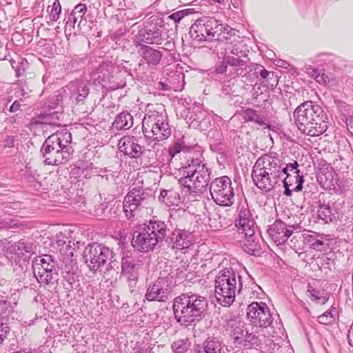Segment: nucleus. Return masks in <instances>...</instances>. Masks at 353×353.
<instances>
[{
	"instance_id": "obj_47",
	"label": "nucleus",
	"mask_w": 353,
	"mask_h": 353,
	"mask_svg": "<svg viewBox=\"0 0 353 353\" xmlns=\"http://www.w3.org/2000/svg\"><path fill=\"white\" fill-rule=\"evenodd\" d=\"M108 203H101V204L94 207V215L101 219H107L108 214L107 212Z\"/></svg>"
},
{
	"instance_id": "obj_18",
	"label": "nucleus",
	"mask_w": 353,
	"mask_h": 353,
	"mask_svg": "<svg viewBox=\"0 0 353 353\" xmlns=\"http://www.w3.org/2000/svg\"><path fill=\"white\" fill-rule=\"evenodd\" d=\"M299 163L297 161H294L286 164L285 167L282 166L283 176L286 175L283 182L288 183L292 185H296L293 190L295 192L301 191L303 189V183L304 182L303 172L299 170Z\"/></svg>"
},
{
	"instance_id": "obj_45",
	"label": "nucleus",
	"mask_w": 353,
	"mask_h": 353,
	"mask_svg": "<svg viewBox=\"0 0 353 353\" xmlns=\"http://www.w3.org/2000/svg\"><path fill=\"white\" fill-rule=\"evenodd\" d=\"M19 225L16 220L4 218L0 219V230L19 228Z\"/></svg>"
},
{
	"instance_id": "obj_9",
	"label": "nucleus",
	"mask_w": 353,
	"mask_h": 353,
	"mask_svg": "<svg viewBox=\"0 0 353 353\" xmlns=\"http://www.w3.org/2000/svg\"><path fill=\"white\" fill-rule=\"evenodd\" d=\"M201 163L200 159H192V165H188L182 171L183 176L179 180V183L188 192L201 193L210 181V169L205 163Z\"/></svg>"
},
{
	"instance_id": "obj_27",
	"label": "nucleus",
	"mask_w": 353,
	"mask_h": 353,
	"mask_svg": "<svg viewBox=\"0 0 353 353\" xmlns=\"http://www.w3.org/2000/svg\"><path fill=\"white\" fill-rule=\"evenodd\" d=\"M226 330L230 332V335L238 343L247 333L245 323L240 317L231 316L227 319Z\"/></svg>"
},
{
	"instance_id": "obj_44",
	"label": "nucleus",
	"mask_w": 353,
	"mask_h": 353,
	"mask_svg": "<svg viewBox=\"0 0 353 353\" xmlns=\"http://www.w3.org/2000/svg\"><path fill=\"white\" fill-rule=\"evenodd\" d=\"M89 94V88L86 83L81 82L77 88L76 99L77 102L83 101Z\"/></svg>"
},
{
	"instance_id": "obj_55",
	"label": "nucleus",
	"mask_w": 353,
	"mask_h": 353,
	"mask_svg": "<svg viewBox=\"0 0 353 353\" xmlns=\"http://www.w3.org/2000/svg\"><path fill=\"white\" fill-rule=\"evenodd\" d=\"M233 70L234 72L231 71L229 74L230 78H235L245 74L246 72V65L234 67L233 68Z\"/></svg>"
},
{
	"instance_id": "obj_38",
	"label": "nucleus",
	"mask_w": 353,
	"mask_h": 353,
	"mask_svg": "<svg viewBox=\"0 0 353 353\" xmlns=\"http://www.w3.org/2000/svg\"><path fill=\"white\" fill-rule=\"evenodd\" d=\"M241 116L245 122H254L261 126L267 125L265 117L259 114L256 110L248 108L242 112Z\"/></svg>"
},
{
	"instance_id": "obj_16",
	"label": "nucleus",
	"mask_w": 353,
	"mask_h": 353,
	"mask_svg": "<svg viewBox=\"0 0 353 353\" xmlns=\"http://www.w3.org/2000/svg\"><path fill=\"white\" fill-rule=\"evenodd\" d=\"M235 226L238 231L243 234L245 236H251L255 234L256 223L248 205H242L239 207Z\"/></svg>"
},
{
	"instance_id": "obj_14",
	"label": "nucleus",
	"mask_w": 353,
	"mask_h": 353,
	"mask_svg": "<svg viewBox=\"0 0 353 353\" xmlns=\"http://www.w3.org/2000/svg\"><path fill=\"white\" fill-rule=\"evenodd\" d=\"M143 271V264L129 256L128 252L124 254L121 259V276L128 283L130 292H133L137 286L139 275Z\"/></svg>"
},
{
	"instance_id": "obj_29",
	"label": "nucleus",
	"mask_w": 353,
	"mask_h": 353,
	"mask_svg": "<svg viewBox=\"0 0 353 353\" xmlns=\"http://www.w3.org/2000/svg\"><path fill=\"white\" fill-rule=\"evenodd\" d=\"M302 236L304 243L308 245L310 248L314 250L325 252L328 246V244L325 243V240H327L325 235L313 232L312 234H305Z\"/></svg>"
},
{
	"instance_id": "obj_50",
	"label": "nucleus",
	"mask_w": 353,
	"mask_h": 353,
	"mask_svg": "<svg viewBox=\"0 0 353 353\" xmlns=\"http://www.w3.org/2000/svg\"><path fill=\"white\" fill-rule=\"evenodd\" d=\"M257 337L255 334L252 332H249L247 329V333L243 336L241 340L238 342L239 344H243V345H247L248 343L254 344L256 343V340Z\"/></svg>"
},
{
	"instance_id": "obj_3",
	"label": "nucleus",
	"mask_w": 353,
	"mask_h": 353,
	"mask_svg": "<svg viewBox=\"0 0 353 353\" xmlns=\"http://www.w3.org/2000/svg\"><path fill=\"white\" fill-rule=\"evenodd\" d=\"M71 143L72 134L65 129L49 136L41 148L44 163L52 165L66 163L74 151Z\"/></svg>"
},
{
	"instance_id": "obj_33",
	"label": "nucleus",
	"mask_w": 353,
	"mask_h": 353,
	"mask_svg": "<svg viewBox=\"0 0 353 353\" xmlns=\"http://www.w3.org/2000/svg\"><path fill=\"white\" fill-rule=\"evenodd\" d=\"M216 48L217 51L220 50V54L227 53L239 57L247 56L246 52L244 50L245 46L241 41L236 42L235 43H226L224 46L221 44Z\"/></svg>"
},
{
	"instance_id": "obj_19",
	"label": "nucleus",
	"mask_w": 353,
	"mask_h": 353,
	"mask_svg": "<svg viewBox=\"0 0 353 353\" xmlns=\"http://www.w3.org/2000/svg\"><path fill=\"white\" fill-rule=\"evenodd\" d=\"M120 152L132 159H138L141 157L144 147L138 143V140L134 136H123L118 143Z\"/></svg>"
},
{
	"instance_id": "obj_43",
	"label": "nucleus",
	"mask_w": 353,
	"mask_h": 353,
	"mask_svg": "<svg viewBox=\"0 0 353 353\" xmlns=\"http://www.w3.org/2000/svg\"><path fill=\"white\" fill-rule=\"evenodd\" d=\"M221 55H223V57L224 58V60H225L227 64L232 68L246 65V61L241 59V57H232L227 53H223Z\"/></svg>"
},
{
	"instance_id": "obj_31",
	"label": "nucleus",
	"mask_w": 353,
	"mask_h": 353,
	"mask_svg": "<svg viewBox=\"0 0 353 353\" xmlns=\"http://www.w3.org/2000/svg\"><path fill=\"white\" fill-rule=\"evenodd\" d=\"M319 219L325 223H332L339 219L341 213L335 207H331L327 204H320L318 209Z\"/></svg>"
},
{
	"instance_id": "obj_11",
	"label": "nucleus",
	"mask_w": 353,
	"mask_h": 353,
	"mask_svg": "<svg viewBox=\"0 0 353 353\" xmlns=\"http://www.w3.org/2000/svg\"><path fill=\"white\" fill-rule=\"evenodd\" d=\"M114 252L105 245L92 243L88 244L83 252V259L89 269L92 272L101 270L108 262L110 263Z\"/></svg>"
},
{
	"instance_id": "obj_30",
	"label": "nucleus",
	"mask_w": 353,
	"mask_h": 353,
	"mask_svg": "<svg viewBox=\"0 0 353 353\" xmlns=\"http://www.w3.org/2000/svg\"><path fill=\"white\" fill-rule=\"evenodd\" d=\"M144 226L147 229L148 232L152 235V237H154L158 243L163 241L167 233V226L164 222L150 221L148 224H145Z\"/></svg>"
},
{
	"instance_id": "obj_5",
	"label": "nucleus",
	"mask_w": 353,
	"mask_h": 353,
	"mask_svg": "<svg viewBox=\"0 0 353 353\" xmlns=\"http://www.w3.org/2000/svg\"><path fill=\"white\" fill-rule=\"evenodd\" d=\"M208 307L205 297L196 294H182L173 302V312L177 322L188 327L199 321Z\"/></svg>"
},
{
	"instance_id": "obj_7",
	"label": "nucleus",
	"mask_w": 353,
	"mask_h": 353,
	"mask_svg": "<svg viewBox=\"0 0 353 353\" xmlns=\"http://www.w3.org/2000/svg\"><path fill=\"white\" fill-rule=\"evenodd\" d=\"M153 200L152 195L142 186L132 187L125 196L123 209L128 221H134L151 212L149 204Z\"/></svg>"
},
{
	"instance_id": "obj_57",
	"label": "nucleus",
	"mask_w": 353,
	"mask_h": 353,
	"mask_svg": "<svg viewBox=\"0 0 353 353\" xmlns=\"http://www.w3.org/2000/svg\"><path fill=\"white\" fill-rule=\"evenodd\" d=\"M14 137L8 136L3 141V146L6 148H12L14 145Z\"/></svg>"
},
{
	"instance_id": "obj_37",
	"label": "nucleus",
	"mask_w": 353,
	"mask_h": 353,
	"mask_svg": "<svg viewBox=\"0 0 353 353\" xmlns=\"http://www.w3.org/2000/svg\"><path fill=\"white\" fill-rule=\"evenodd\" d=\"M83 21H91L88 14L87 7L85 4L79 3L72 10L68 22H83Z\"/></svg>"
},
{
	"instance_id": "obj_1",
	"label": "nucleus",
	"mask_w": 353,
	"mask_h": 353,
	"mask_svg": "<svg viewBox=\"0 0 353 353\" xmlns=\"http://www.w3.org/2000/svg\"><path fill=\"white\" fill-rule=\"evenodd\" d=\"M283 162L276 153L265 154L255 162L252 178L254 185L260 190L270 192L280 185L283 177Z\"/></svg>"
},
{
	"instance_id": "obj_62",
	"label": "nucleus",
	"mask_w": 353,
	"mask_h": 353,
	"mask_svg": "<svg viewBox=\"0 0 353 353\" xmlns=\"http://www.w3.org/2000/svg\"><path fill=\"white\" fill-rule=\"evenodd\" d=\"M283 185H284V188H285V192H284V194L287 196H291L292 194V190H291L290 188V187H292L293 185H291V184H289L288 183H285V182H283Z\"/></svg>"
},
{
	"instance_id": "obj_42",
	"label": "nucleus",
	"mask_w": 353,
	"mask_h": 353,
	"mask_svg": "<svg viewBox=\"0 0 353 353\" xmlns=\"http://www.w3.org/2000/svg\"><path fill=\"white\" fill-rule=\"evenodd\" d=\"M190 346L188 339H179L172 343L171 347L174 353H185Z\"/></svg>"
},
{
	"instance_id": "obj_2",
	"label": "nucleus",
	"mask_w": 353,
	"mask_h": 353,
	"mask_svg": "<svg viewBox=\"0 0 353 353\" xmlns=\"http://www.w3.org/2000/svg\"><path fill=\"white\" fill-rule=\"evenodd\" d=\"M294 118L298 128L310 137L319 136L327 129L321 107L310 101L301 103L296 108Z\"/></svg>"
},
{
	"instance_id": "obj_24",
	"label": "nucleus",
	"mask_w": 353,
	"mask_h": 353,
	"mask_svg": "<svg viewBox=\"0 0 353 353\" xmlns=\"http://www.w3.org/2000/svg\"><path fill=\"white\" fill-rule=\"evenodd\" d=\"M135 45L137 47H139L137 51L138 54L149 65L154 66L160 63L163 57L161 51L143 44L139 41H136Z\"/></svg>"
},
{
	"instance_id": "obj_32",
	"label": "nucleus",
	"mask_w": 353,
	"mask_h": 353,
	"mask_svg": "<svg viewBox=\"0 0 353 353\" xmlns=\"http://www.w3.org/2000/svg\"><path fill=\"white\" fill-rule=\"evenodd\" d=\"M222 344L215 339H208L194 346V353H221Z\"/></svg>"
},
{
	"instance_id": "obj_52",
	"label": "nucleus",
	"mask_w": 353,
	"mask_h": 353,
	"mask_svg": "<svg viewBox=\"0 0 353 353\" xmlns=\"http://www.w3.org/2000/svg\"><path fill=\"white\" fill-rule=\"evenodd\" d=\"M331 55L330 54L327 53H321L318 54L315 58L314 60L312 62L314 64H317L319 65H322L323 64H326L329 63L330 60Z\"/></svg>"
},
{
	"instance_id": "obj_10",
	"label": "nucleus",
	"mask_w": 353,
	"mask_h": 353,
	"mask_svg": "<svg viewBox=\"0 0 353 353\" xmlns=\"http://www.w3.org/2000/svg\"><path fill=\"white\" fill-rule=\"evenodd\" d=\"M92 79L110 90L124 87L125 82L119 72V68L112 62H103L92 72Z\"/></svg>"
},
{
	"instance_id": "obj_28",
	"label": "nucleus",
	"mask_w": 353,
	"mask_h": 353,
	"mask_svg": "<svg viewBox=\"0 0 353 353\" xmlns=\"http://www.w3.org/2000/svg\"><path fill=\"white\" fill-rule=\"evenodd\" d=\"M56 241L60 252L67 256H72L76 247L78 248L80 245L79 241L75 243L63 232H60L56 235Z\"/></svg>"
},
{
	"instance_id": "obj_49",
	"label": "nucleus",
	"mask_w": 353,
	"mask_h": 353,
	"mask_svg": "<svg viewBox=\"0 0 353 353\" xmlns=\"http://www.w3.org/2000/svg\"><path fill=\"white\" fill-rule=\"evenodd\" d=\"M225 28H224V30H225L223 31L221 37H219V41H228L231 39V37L232 36H234L236 34V30L231 28L228 23L225 24Z\"/></svg>"
},
{
	"instance_id": "obj_61",
	"label": "nucleus",
	"mask_w": 353,
	"mask_h": 353,
	"mask_svg": "<svg viewBox=\"0 0 353 353\" xmlns=\"http://www.w3.org/2000/svg\"><path fill=\"white\" fill-rule=\"evenodd\" d=\"M277 65L285 69H292V65L288 63L287 61L283 60H279L277 63Z\"/></svg>"
},
{
	"instance_id": "obj_64",
	"label": "nucleus",
	"mask_w": 353,
	"mask_h": 353,
	"mask_svg": "<svg viewBox=\"0 0 353 353\" xmlns=\"http://www.w3.org/2000/svg\"><path fill=\"white\" fill-rule=\"evenodd\" d=\"M348 340L350 345L351 346H353V322L350 327V329L349 330Z\"/></svg>"
},
{
	"instance_id": "obj_39",
	"label": "nucleus",
	"mask_w": 353,
	"mask_h": 353,
	"mask_svg": "<svg viewBox=\"0 0 353 353\" xmlns=\"http://www.w3.org/2000/svg\"><path fill=\"white\" fill-rule=\"evenodd\" d=\"M243 250L251 255H257L261 250V244L255 237V234L251 236H245L243 245Z\"/></svg>"
},
{
	"instance_id": "obj_48",
	"label": "nucleus",
	"mask_w": 353,
	"mask_h": 353,
	"mask_svg": "<svg viewBox=\"0 0 353 353\" xmlns=\"http://www.w3.org/2000/svg\"><path fill=\"white\" fill-rule=\"evenodd\" d=\"M226 23H214V27L210 26V36H212L216 37V39L219 41V37H221V35L223 33V31H225L224 30L225 26Z\"/></svg>"
},
{
	"instance_id": "obj_12",
	"label": "nucleus",
	"mask_w": 353,
	"mask_h": 353,
	"mask_svg": "<svg viewBox=\"0 0 353 353\" xmlns=\"http://www.w3.org/2000/svg\"><path fill=\"white\" fill-rule=\"evenodd\" d=\"M210 192L213 201L221 206L229 207L234 203V190L227 176L214 179L210 184Z\"/></svg>"
},
{
	"instance_id": "obj_21",
	"label": "nucleus",
	"mask_w": 353,
	"mask_h": 353,
	"mask_svg": "<svg viewBox=\"0 0 353 353\" xmlns=\"http://www.w3.org/2000/svg\"><path fill=\"white\" fill-rule=\"evenodd\" d=\"M195 14H197V13L194 12V9L188 8L179 10L171 14L161 13L153 14L150 17L148 22H164L168 20H173L174 22H179L185 17H188L189 15L192 16L188 19L191 22H200V18L194 17Z\"/></svg>"
},
{
	"instance_id": "obj_40",
	"label": "nucleus",
	"mask_w": 353,
	"mask_h": 353,
	"mask_svg": "<svg viewBox=\"0 0 353 353\" xmlns=\"http://www.w3.org/2000/svg\"><path fill=\"white\" fill-rule=\"evenodd\" d=\"M306 72L312 76L315 81L320 84L325 85H332V79L327 76V74L321 73V72L316 68L312 67L306 68Z\"/></svg>"
},
{
	"instance_id": "obj_6",
	"label": "nucleus",
	"mask_w": 353,
	"mask_h": 353,
	"mask_svg": "<svg viewBox=\"0 0 353 353\" xmlns=\"http://www.w3.org/2000/svg\"><path fill=\"white\" fill-rule=\"evenodd\" d=\"M214 294L217 302L223 306H230L235 299L236 292L251 288L244 284L240 272L232 268L220 270L215 278Z\"/></svg>"
},
{
	"instance_id": "obj_23",
	"label": "nucleus",
	"mask_w": 353,
	"mask_h": 353,
	"mask_svg": "<svg viewBox=\"0 0 353 353\" xmlns=\"http://www.w3.org/2000/svg\"><path fill=\"white\" fill-rule=\"evenodd\" d=\"M137 39L147 43H160L161 41V32L157 26V23H147L138 32Z\"/></svg>"
},
{
	"instance_id": "obj_20",
	"label": "nucleus",
	"mask_w": 353,
	"mask_h": 353,
	"mask_svg": "<svg viewBox=\"0 0 353 353\" xmlns=\"http://www.w3.org/2000/svg\"><path fill=\"white\" fill-rule=\"evenodd\" d=\"M157 244L158 243L154 237H152V235L148 232L144 225L140 229V231L134 232L132 245L139 251L148 252L152 250Z\"/></svg>"
},
{
	"instance_id": "obj_36",
	"label": "nucleus",
	"mask_w": 353,
	"mask_h": 353,
	"mask_svg": "<svg viewBox=\"0 0 353 353\" xmlns=\"http://www.w3.org/2000/svg\"><path fill=\"white\" fill-rule=\"evenodd\" d=\"M210 25L205 23H192L190 28L191 37L198 41H205L210 36Z\"/></svg>"
},
{
	"instance_id": "obj_13",
	"label": "nucleus",
	"mask_w": 353,
	"mask_h": 353,
	"mask_svg": "<svg viewBox=\"0 0 353 353\" xmlns=\"http://www.w3.org/2000/svg\"><path fill=\"white\" fill-rule=\"evenodd\" d=\"M33 273L42 285L53 283L58 275L57 263L50 255L36 257L32 262Z\"/></svg>"
},
{
	"instance_id": "obj_54",
	"label": "nucleus",
	"mask_w": 353,
	"mask_h": 353,
	"mask_svg": "<svg viewBox=\"0 0 353 353\" xmlns=\"http://www.w3.org/2000/svg\"><path fill=\"white\" fill-rule=\"evenodd\" d=\"M262 83H265L270 89H274L278 84L277 75L273 72V76H268L267 79L261 81Z\"/></svg>"
},
{
	"instance_id": "obj_41",
	"label": "nucleus",
	"mask_w": 353,
	"mask_h": 353,
	"mask_svg": "<svg viewBox=\"0 0 353 353\" xmlns=\"http://www.w3.org/2000/svg\"><path fill=\"white\" fill-rule=\"evenodd\" d=\"M308 296L311 300L325 304L329 300V295L323 290H316L311 285L307 286Z\"/></svg>"
},
{
	"instance_id": "obj_4",
	"label": "nucleus",
	"mask_w": 353,
	"mask_h": 353,
	"mask_svg": "<svg viewBox=\"0 0 353 353\" xmlns=\"http://www.w3.org/2000/svg\"><path fill=\"white\" fill-rule=\"evenodd\" d=\"M142 131L145 138L162 141L171 134V128L165 107L161 103H149L142 121Z\"/></svg>"
},
{
	"instance_id": "obj_34",
	"label": "nucleus",
	"mask_w": 353,
	"mask_h": 353,
	"mask_svg": "<svg viewBox=\"0 0 353 353\" xmlns=\"http://www.w3.org/2000/svg\"><path fill=\"white\" fill-rule=\"evenodd\" d=\"M133 117L127 111L119 113L112 123V127L117 130H128L132 127L134 123Z\"/></svg>"
},
{
	"instance_id": "obj_25",
	"label": "nucleus",
	"mask_w": 353,
	"mask_h": 353,
	"mask_svg": "<svg viewBox=\"0 0 353 353\" xmlns=\"http://www.w3.org/2000/svg\"><path fill=\"white\" fill-rule=\"evenodd\" d=\"M173 249L183 250L189 248L193 241V234L188 230L176 229L170 239Z\"/></svg>"
},
{
	"instance_id": "obj_15",
	"label": "nucleus",
	"mask_w": 353,
	"mask_h": 353,
	"mask_svg": "<svg viewBox=\"0 0 353 353\" xmlns=\"http://www.w3.org/2000/svg\"><path fill=\"white\" fill-rule=\"evenodd\" d=\"M172 287V277H159L151 283L145 294L148 301H165L170 295Z\"/></svg>"
},
{
	"instance_id": "obj_53",
	"label": "nucleus",
	"mask_w": 353,
	"mask_h": 353,
	"mask_svg": "<svg viewBox=\"0 0 353 353\" xmlns=\"http://www.w3.org/2000/svg\"><path fill=\"white\" fill-rule=\"evenodd\" d=\"M219 63L216 65L215 68V72L216 74H224L228 71V66L225 60H224V58L221 57V55L219 56Z\"/></svg>"
},
{
	"instance_id": "obj_63",
	"label": "nucleus",
	"mask_w": 353,
	"mask_h": 353,
	"mask_svg": "<svg viewBox=\"0 0 353 353\" xmlns=\"http://www.w3.org/2000/svg\"><path fill=\"white\" fill-rule=\"evenodd\" d=\"M21 104L19 101H15L10 106L9 111L10 112H15L19 110Z\"/></svg>"
},
{
	"instance_id": "obj_51",
	"label": "nucleus",
	"mask_w": 353,
	"mask_h": 353,
	"mask_svg": "<svg viewBox=\"0 0 353 353\" xmlns=\"http://www.w3.org/2000/svg\"><path fill=\"white\" fill-rule=\"evenodd\" d=\"M318 322L327 325L332 323L334 321V317L330 312H325L323 314L320 315L317 318Z\"/></svg>"
},
{
	"instance_id": "obj_8",
	"label": "nucleus",
	"mask_w": 353,
	"mask_h": 353,
	"mask_svg": "<svg viewBox=\"0 0 353 353\" xmlns=\"http://www.w3.org/2000/svg\"><path fill=\"white\" fill-rule=\"evenodd\" d=\"M247 316L248 319L255 325L263 327L267 330L268 337H277L282 333L283 325L279 314L273 315L265 303L253 302L248 307Z\"/></svg>"
},
{
	"instance_id": "obj_22",
	"label": "nucleus",
	"mask_w": 353,
	"mask_h": 353,
	"mask_svg": "<svg viewBox=\"0 0 353 353\" xmlns=\"http://www.w3.org/2000/svg\"><path fill=\"white\" fill-rule=\"evenodd\" d=\"M33 252V244L25 239L14 242L8 248L10 258L15 262H19L21 260L26 261L28 258L27 254H30Z\"/></svg>"
},
{
	"instance_id": "obj_46",
	"label": "nucleus",
	"mask_w": 353,
	"mask_h": 353,
	"mask_svg": "<svg viewBox=\"0 0 353 353\" xmlns=\"http://www.w3.org/2000/svg\"><path fill=\"white\" fill-rule=\"evenodd\" d=\"M185 148L186 147L183 145V142L179 139L169 148V155L172 159L176 154L179 153L182 150H185Z\"/></svg>"
},
{
	"instance_id": "obj_35",
	"label": "nucleus",
	"mask_w": 353,
	"mask_h": 353,
	"mask_svg": "<svg viewBox=\"0 0 353 353\" xmlns=\"http://www.w3.org/2000/svg\"><path fill=\"white\" fill-rule=\"evenodd\" d=\"M159 201L164 203L166 206L178 205L180 203L179 194L174 190H161L159 197Z\"/></svg>"
},
{
	"instance_id": "obj_59",
	"label": "nucleus",
	"mask_w": 353,
	"mask_h": 353,
	"mask_svg": "<svg viewBox=\"0 0 353 353\" xmlns=\"http://www.w3.org/2000/svg\"><path fill=\"white\" fill-rule=\"evenodd\" d=\"M346 125L348 131L353 135V115L346 119Z\"/></svg>"
},
{
	"instance_id": "obj_60",
	"label": "nucleus",
	"mask_w": 353,
	"mask_h": 353,
	"mask_svg": "<svg viewBox=\"0 0 353 353\" xmlns=\"http://www.w3.org/2000/svg\"><path fill=\"white\" fill-rule=\"evenodd\" d=\"M61 11H58L57 8H52L50 11V19L53 21H56L58 20Z\"/></svg>"
},
{
	"instance_id": "obj_56",
	"label": "nucleus",
	"mask_w": 353,
	"mask_h": 353,
	"mask_svg": "<svg viewBox=\"0 0 353 353\" xmlns=\"http://www.w3.org/2000/svg\"><path fill=\"white\" fill-rule=\"evenodd\" d=\"M258 73L259 74L260 77H261V81L265 80L268 77V76H273V72L268 71L266 69L264 68L263 66L260 65L258 68Z\"/></svg>"
},
{
	"instance_id": "obj_58",
	"label": "nucleus",
	"mask_w": 353,
	"mask_h": 353,
	"mask_svg": "<svg viewBox=\"0 0 353 353\" xmlns=\"http://www.w3.org/2000/svg\"><path fill=\"white\" fill-rule=\"evenodd\" d=\"M119 211V207L111 208L108 211L107 210V212L108 214V216H107V219L116 218Z\"/></svg>"
},
{
	"instance_id": "obj_17",
	"label": "nucleus",
	"mask_w": 353,
	"mask_h": 353,
	"mask_svg": "<svg viewBox=\"0 0 353 353\" xmlns=\"http://www.w3.org/2000/svg\"><path fill=\"white\" fill-rule=\"evenodd\" d=\"M299 228V225H288L281 220H276L269 226L268 233L276 245H283L292 235L293 230Z\"/></svg>"
},
{
	"instance_id": "obj_26",
	"label": "nucleus",
	"mask_w": 353,
	"mask_h": 353,
	"mask_svg": "<svg viewBox=\"0 0 353 353\" xmlns=\"http://www.w3.org/2000/svg\"><path fill=\"white\" fill-rule=\"evenodd\" d=\"M317 179L325 189L335 190L339 186V175L330 166L323 168L319 174Z\"/></svg>"
}]
</instances>
